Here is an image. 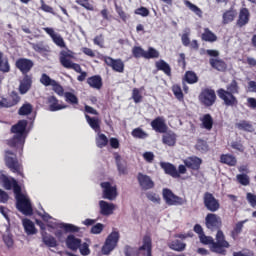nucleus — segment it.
<instances>
[{
    "instance_id": "obj_1",
    "label": "nucleus",
    "mask_w": 256,
    "mask_h": 256,
    "mask_svg": "<svg viewBox=\"0 0 256 256\" xmlns=\"http://www.w3.org/2000/svg\"><path fill=\"white\" fill-rule=\"evenodd\" d=\"M199 240L202 245H210V251L218 255H227V249L231 247V244L225 240V234L222 230L216 233V241L213 237L205 235V233L199 236Z\"/></svg>"
},
{
    "instance_id": "obj_2",
    "label": "nucleus",
    "mask_w": 256,
    "mask_h": 256,
    "mask_svg": "<svg viewBox=\"0 0 256 256\" xmlns=\"http://www.w3.org/2000/svg\"><path fill=\"white\" fill-rule=\"evenodd\" d=\"M217 95L226 107H237L239 100H237L235 95H239V83L237 80H232L230 84L226 86V90L223 88L218 89Z\"/></svg>"
},
{
    "instance_id": "obj_3",
    "label": "nucleus",
    "mask_w": 256,
    "mask_h": 256,
    "mask_svg": "<svg viewBox=\"0 0 256 256\" xmlns=\"http://www.w3.org/2000/svg\"><path fill=\"white\" fill-rule=\"evenodd\" d=\"M74 57L73 51L62 50L59 56L60 65H62L64 69H73V71L76 73H80V75L77 77V81L83 82L85 79H87V72L83 71L81 65L72 61Z\"/></svg>"
},
{
    "instance_id": "obj_4",
    "label": "nucleus",
    "mask_w": 256,
    "mask_h": 256,
    "mask_svg": "<svg viewBox=\"0 0 256 256\" xmlns=\"http://www.w3.org/2000/svg\"><path fill=\"white\" fill-rule=\"evenodd\" d=\"M14 137L8 141L9 147L20 149L23 151V145H25V131H27V120H20L17 124L11 127Z\"/></svg>"
},
{
    "instance_id": "obj_5",
    "label": "nucleus",
    "mask_w": 256,
    "mask_h": 256,
    "mask_svg": "<svg viewBox=\"0 0 256 256\" xmlns=\"http://www.w3.org/2000/svg\"><path fill=\"white\" fill-rule=\"evenodd\" d=\"M4 161L6 167H8V169H10L12 173H17V175L23 177V165L19 163V160L17 159V154L11 152V150H6Z\"/></svg>"
},
{
    "instance_id": "obj_6",
    "label": "nucleus",
    "mask_w": 256,
    "mask_h": 256,
    "mask_svg": "<svg viewBox=\"0 0 256 256\" xmlns=\"http://www.w3.org/2000/svg\"><path fill=\"white\" fill-rule=\"evenodd\" d=\"M132 55L134 59H159V51L153 47H149L145 51L141 46H134L132 48Z\"/></svg>"
},
{
    "instance_id": "obj_7",
    "label": "nucleus",
    "mask_w": 256,
    "mask_h": 256,
    "mask_svg": "<svg viewBox=\"0 0 256 256\" xmlns=\"http://www.w3.org/2000/svg\"><path fill=\"white\" fill-rule=\"evenodd\" d=\"M198 99L204 107H213L217 102V94L212 88H204L201 90Z\"/></svg>"
},
{
    "instance_id": "obj_8",
    "label": "nucleus",
    "mask_w": 256,
    "mask_h": 256,
    "mask_svg": "<svg viewBox=\"0 0 256 256\" xmlns=\"http://www.w3.org/2000/svg\"><path fill=\"white\" fill-rule=\"evenodd\" d=\"M162 196L166 205L179 206V205L187 204L186 198L175 195V193H173V191H171V189H168V188H164L162 190Z\"/></svg>"
},
{
    "instance_id": "obj_9",
    "label": "nucleus",
    "mask_w": 256,
    "mask_h": 256,
    "mask_svg": "<svg viewBox=\"0 0 256 256\" xmlns=\"http://www.w3.org/2000/svg\"><path fill=\"white\" fill-rule=\"evenodd\" d=\"M16 209L23 213V215H33V206H31V200L25 196V194H20L16 198Z\"/></svg>"
},
{
    "instance_id": "obj_10",
    "label": "nucleus",
    "mask_w": 256,
    "mask_h": 256,
    "mask_svg": "<svg viewBox=\"0 0 256 256\" xmlns=\"http://www.w3.org/2000/svg\"><path fill=\"white\" fill-rule=\"evenodd\" d=\"M119 231H112L108 237L106 238V241L102 247V253L103 255H109L113 249L117 247V244L119 243Z\"/></svg>"
},
{
    "instance_id": "obj_11",
    "label": "nucleus",
    "mask_w": 256,
    "mask_h": 256,
    "mask_svg": "<svg viewBox=\"0 0 256 256\" xmlns=\"http://www.w3.org/2000/svg\"><path fill=\"white\" fill-rule=\"evenodd\" d=\"M40 83L44 87H52V91L56 93L59 97H63V86L56 80L49 77V75L43 73L40 77Z\"/></svg>"
},
{
    "instance_id": "obj_12",
    "label": "nucleus",
    "mask_w": 256,
    "mask_h": 256,
    "mask_svg": "<svg viewBox=\"0 0 256 256\" xmlns=\"http://www.w3.org/2000/svg\"><path fill=\"white\" fill-rule=\"evenodd\" d=\"M203 203L204 207L207 209V211H210V213H216L218 209H221V204L219 203V200L215 198V196L211 192L204 193Z\"/></svg>"
},
{
    "instance_id": "obj_13",
    "label": "nucleus",
    "mask_w": 256,
    "mask_h": 256,
    "mask_svg": "<svg viewBox=\"0 0 256 256\" xmlns=\"http://www.w3.org/2000/svg\"><path fill=\"white\" fill-rule=\"evenodd\" d=\"M205 225L210 231H217L218 233V231H221V227H223V221L217 214L208 213L205 217Z\"/></svg>"
},
{
    "instance_id": "obj_14",
    "label": "nucleus",
    "mask_w": 256,
    "mask_h": 256,
    "mask_svg": "<svg viewBox=\"0 0 256 256\" xmlns=\"http://www.w3.org/2000/svg\"><path fill=\"white\" fill-rule=\"evenodd\" d=\"M15 67L22 75H29L31 69L35 67V62L29 58H18L15 62Z\"/></svg>"
},
{
    "instance_id": "obj_15",
    "label": "nucleus",
    "mask_w": 256,
    "mask_h": 256,
    "mask_svg": "<svg viewBox=\"0 0 256 256\" xmlns=\"http://www.w3.org/2000/svg\"><path fill=\"white\" fill-rule=\"evenodd\" d=\"M102 191L103 199H108V201H113L117 199V187L112 186L111 182H102L100 184Z\"/></svg>"
},
{
    "instance_id": "obj_16",
    "label": "nucleus",
    "mask_w": 256,
    "mask_h": 256,
    "mask_svg": "<svg viewBox=\"0 0 256 256\" xmlns=\"http://www.w3.org/2000/svg\"><path fill=\"white\" fill-rule=\"evenodd\" d=\"M102 61L116 73H123V71H125V63H123L121 59H113L111 56H104Z\"/></svg>"
},
{
    "instance_id": "obj_17",
    "label": "nucleus",
    "mask_w": 256,
    "mask_h": 256,
    "mask_svg": "<svg viewBox=\"0 0 256 256\" xmlns=\"http://www.w3.org/2000/svg\"><path fill=\"white\" fill-rule=\"evenodd\" d=\"M137 180L143 191H149V189L155 187V182L146 174L138 173Z\"/></svg>"
},
{
    "instance_id": "obj_18",
    "label": "nucleus",
    "mask_w": 256,
    "mask_h": 256,
    "mask_svg": "<svg viewBox=\"0 0 256 256\" xmlns=\"http://www.w3.org/2000/svg\"><path fill=\"white\" fill-rule=\"evenodd\" d=\"M153 131L156 133H165L169 127L167 126V123H165V118L158 116L150 123Z\"/></svg>"
},
{
    "instance_id": "obj_19",
    "label": "nucleus",
    "mask_w": 256,
    "mask_h": 256,
    "mask_svg": "<svg viewBox=\"0 0 256 256\" xmlns=\"http://www.w3.org/2000/svg\"><path fill=\"white\" fill-rule=\"evenodd\" d=\"M142 243V246L138 248L139 251H144L142 255L153 256V240H151V236L145 235Z\"/></svg>"
},
{
    "instance_id": "obj_20",
    "label": "nucleus",
    "mask_w": 256,
    "mask_h": 256,
    "mask_svg": "<svg viewBox=\"0 0 256 256\" xmlns=\"http://www.w3.org/2000/svg\"><path fill=\"white\" fill-rule=\"evenodd\" d=\"M33 85V75L25 74L23 75L22 80L20 81L19 85V93L21 95H25L28 93Z\"/></svg>"
},
{
    "instance_id": "obj_21",
    "label": "nucleus",
    "mask_w": 256,
    "mask_h": 256,
    "mask_svg": "<svg viewBox=\"0 0 256 256\" xmlns=\"http://www.w3.org/2000/svg\"><path fill=\"white\" fill-rule=\"evenodd\" d=\"M21 101V96L15 91H12L10 93L9 98H2L1 105H3L4 108L9 109V107H15Z\"/></svg>"
},
{
    "instance_id": "obj_22",
    "label": "nucleus",
    "mask_w": 256,
    "mask_h": 256,
    "mask_svg": "<svg viewBox=\"0 0 256 256\" xmlns=\"http://www.w3.org/2000/svg\"><path fill=\"white\" fill-rule=\"evenodd\" d=\"M201 163H203V160L197 156H190L184 160L185 167L192 169V171H199Z\"/></svg>"
},
{
    "instance_id": "obj_23",
    "label": "nucleus",
    "mask_w": 256,
    "mask_h": 256,
    "mask_svg": "<svg viewBox=\"0 0 256 256\" xmlns=\"http://www.w3.org/2000/svg\"><path fill=\"white\" fill-rule=\"evenodd\" d=\"M160 167L166 175H170V177H173L174 179H179V177H181L177 171V167L169 162H161Z\"/></svg>"
},
{
    "instance_id": "obj_24",
    "label": "nucleus",
    "mask_w": 256,
    "mask_h": 256,
    "mask_svg": "<svg viewBox=\"0 0 256 256\" xmlns=\"http://www.w3.org/2000/svg\"><path fill=\"white\" fill-rule=\"evenodd\" d=\"M249 19H251V13L249 12V9H240L238 19L236 21L237 27H245V25L249 23Z\"/></svg>"
},
{
    "instance_id": "obj_25",
    "label": "nucleus",
    "mask_w": 256,
    "mask_h": 256,
    "mask_svg": "<svg viewBox=\"0 0 256 256\" xmlns=\"http://www.w3.org/2000/svg\"><path fill=\"white\" fill-rule=\"evenodd\" d=\"M99 207L100 215H103L104 217H109V215H113V211H115V204L109 203L104 200L99 201Z\"/></svg>"
},
{
    "instance_id": "obj_26",
    "label": "nucleus",
    "mask_w": 256,
    "mask_h": 256,
    "mask_svg": "<svg viewBox=\"0 0 256 256\" xmlns=\"http://www.w3.org/2000/svg\"><path fill=\"white\" fill-rule=\"evenodd\" d=\"M47 104L49 107V111L55 112V111H61V109H67L69 106L65 104H59V99L55 96H49L47 98Z\"/></svg>"
},
{
    "instance_id": "obj_27",
    "label": "nucleus",
    "mask_w": 256,
    "mask_h": 256,
    "mask_svg": "<svg viewBox=\"0 0 256 256\" xmlns=\"http://www.w3.org/2000/svg\"><path fill=\"white\" fill-rule=\"evenodd\" d=\"M209 63L212 69H215L216 71H220L221 73L227 71V63L223 59L210 58Z\"/></svg>"
},
{
    "instance_id": "obj_28",
    "label": "nucleus",
    "mask_w": 256,
    "mask_h": 256,
    "mask_svg": "<svg viewBox=\"0 0 256 256\" xmlns=\"http://www.w3.org/2000/svg\"><path fill=\"white\" fill-rule=\"evenodd\" d=\"M162 143L168 147H175L177 144V134L173 131H166L162 136Z\"/></svg>"
},
{
    "instance_id": "obj_29",
    "label": "nucleus",
    "mask_w": 256,
    "mask_h": 256,
    "mask_svg": "<svg viewBox=\"0 0 256 256\" xmlns=\"http://www.w3.org/2000/svg\"><path fill=\"white\" fill-rule=\"evenodd\" d=\"M81 243V239L75 237V235H68L66 238V247H68L70 251L79 250Z\"/></svg>"
},
{
    "instance_id": "obj_30",
    "label": "nucleus",
    "mask_w": 256,
    "mask_h": 256,
    "mask_svg": "<svg viewBox=\"0 0 256 256\" xmlns=\"http://www.w3.org/2000/svg\"><path fill=\"white\" fill-rule=\"evenodd\" d=\"M85 119L88 125H90L91 129H93V131H95L96 133H101V120L99 118L91 117L86 114Z\"/></svg>"
},
{
    "instance_id": "obj_31",
    "label": "nucleus",
    "mask_w": 256,
    "mask_h": 256,
    "mask_svg": "<svg viewBox=\"0 0 256 256\" xmlns=\"http://www.w3.org/2000/svg\"><path fill=\"white\" fill-rule=\"evenodd\" d=\"M87 84L89 87H92V89H101L103 87V78H101V75H94L87 79Z\"/></svg>"
},
{
    "instance_id": "obj_32",
    "label": "nucleus",
    "mask_w": 256,
    "mask_h": 256,
    "mask_svg": "<svg viewBox=\"0 0 256 256\" xmlns=\"http://www.w3.org/2000/svg\"><path fill=\"white\" fill-rule=\"evenodd\" d=\"M155 67L157 71H163L164 75H167V77H171V66L165 60L156 61Z\"/></svg>"
},
{
    "instance_id": "obj_33",
    "label": "nucleus",
    "mask_w": 256,
    "mask_h": 256,
    "mask_svg": "<svg viewBox=\"0 0 256 256\" xmlns=\"http://www.w3.org/2000/svg\"><path fill=\"white\" fill-rule=\"evenodd\" d=\"M220 163L228 165L229 167H235V165H237V158L232 154H222L220 156Z\"/></svg>"
},
{
    "instance_id": "obj_34",
    "label": "nucleus",
    "mask_w": 256,
    "mask_h": 256,
    "mask_svg": "<svg viewBox=\"0 0 256 256\" xmlns=\"http://www.w3.org/2000/svg\"><path fill=\"white\" fill-rule=\"evenodd\" d=\"M202 123V129H206V131H211L213 129V116L211 114H204L203 117L200 118Z\"/></svg>"
},
{
    "instance_id": "obj_35",
    "label": "nucleus",
    "mask_w": 256,
    "mask_h": 256,
    "mask_svg": "<svg viewBox=\"0 0 256 256\" xmlns=\"http://www.w3.org/2000/svg\"><path fill=\"white\" fill-rule=\"evenodd\" d=\"M22 223H23L25 233H27L28 235H36L37 234V228H35V223H33V221L25 218L22 221Z\"/></svg>"
},
{
    "instance_id": "obj_36",
    "label": "nucleus",
    "mask_w": 256,
    "mask_h": 256,
    "mask_svg": "<svg viewBox=\"0 0 256 256\" xmlns=\"http://www.w3.org/2000/svg\"><path fill=\"white\" fill-rule=\"evenodd\" d=\"M169 249H171L172 251H177L178 253H181L182 251H185L187 244H185L184 242H182L181 240H172L169 244H168Z\"/></svg>"
},
{
    "instance_id": "obj_37",
    "label": "nucleus",
    "mask_w": 256,
    "mask_h": 256,
    "mask_svg": "<svg viewBox=\"0 0 256 256\" xmlns=\"http://www.w3.org/2000/svg\"><path fill=\"white\" fill-rule=\"evenodd\" d=\"M42 241L46 247H57V239L55 237L51 236V234H48L47 232H42Z\"/></svg>"
},
{
    "instance_id": "obj_38",
    "label": "nucleus",
    "mask_w": 256,
    "mask_h": 256,
    "mask_svg": "<svg viewBox=\"0 0 256 256\" xmlns=\"http://www.w3.org/2000/svg\"><path fill=\"white\" fill-rule=\"evenodd\" d=\"M201 39L208 43H215V41H217V35H215L209 28H205L204 33L201 35Z\"/></svg>"
},
{
    "instance_id": "obj_39",
    "label": "nucleus",
    "mask_w": 256,
    "mask_h": 256,
    "mask_svg": "<svg viewBox=\"0 0 256 256\" xmlns=\"http://www.w3.org/2000/svg\"><path fill=\"white\" fill-rule=\"evenodd\" d=\"M245 222L240 221L238 223L235 224V226L233 227L232 231L230 232V236L232 237V239L234 241H237V239H239V235L241 233H243V225Z\"/></svg>"
},
{
    "instance_id": "obj_40",
    "label": "nucleus",
    "mask_w": 256,
    "mask_h": 256,
    "mask_svg": "<svg viewBox=\"0 0 256 256\" xmlns=\"http://www.w3.org/2000/svg\"><path fill=\"white\" fill-rule=\"evenodd\" d=\"M63 97H65V101L66 103H69V105H79V98L73 94V92H65L64 88Z\"/></svg>"
},
{
    "instance_id": "obj_41",
    "label": "nucleus",
    "mask_w": 256,
    "mask_h": 256,
    "mask_svg": "<svg viewBox=\"0 0 256 256\" xmlns=\"http://www.w3.org/2000/svg\"><path fill=\"white\" fill-rule=\"evenodd\" d=\"M184 5L190 11H192V13H195V15H197V17H203V11L201 10V8H199L197 5L193 4L191 1L184 0Z\"/></svg>"
},
{
    "instance_id": "obj_42",
    "label": "nucleus",
    "mask_w": 256,
    "mask_h": 256,
    "mask_svg": "<svg viewBox=\"0 0 256 256\" xmlns=\"http://www.w3.org/2000/svg\"><path fill=\"white\" fill-rule=\"evenodd\" d=\"M58 227L59 229H63L65 233H79L81 231V228L73 224L60 223Z\"/></svg>"
},
{
    "instance_id": "obj_43",
    "label": "nucleus",
    "mask_w": 256,
    "mask_h": 256,
    "mask_svg": "<svg viewBox=\"0 0 256 256\" xmlns=\"http://www.w3.org/2000/svg\"><path fill=\"white\" fill-rule=\"evenodd\" d=\"M109 144V138L103 133H99L96 137V146L98 149H103L104 147H107Z\"/></svg>"
},
{
    "instance_id": "obj_44",
    "label": "nucleus",
    "mask_w": 256,
    "mask_h": 256,
    "mask_svg": "<svg viewBox=\"0 0 256 256\" xmlns=\"http://www.w3.org/2000/svg\"><path fill=\"white\" fill-rule=\"evenodd\" d=\"M222 23L223 25H229V23H232V21H235V11L233 10H227L223 13L222 16Z\"/></svg>"
},
{
    "instance_id": "obj_45",
    "label": "nucleus",
    "mask_w": 256,
    "mask_h": 256,
    "mask_svg": "<svg viewBox=\"0 0 256 256\" xmlns=\"http://www.w3.org/2000/svg\"><path fill=\"white\" fill-rule=\"evenodd\" d=\"M0 71L2 73H9V71H11V65L9 64V60H3V52H0Z\"/></svg>"
},
{
    "instance_id": "obj_46",
    "label": "nucleus",
    "mask_w": 256,
    "mask_h": 256,
    "mask_svg": "<svg viewBox=\"0 0 256 256\" xmlns=\"http://www.w3.org/2000/svg\"><path fill=\"white\" fill-rule=\"evenodd\" d=\"M195 149L200 151V153H207V151H209V144H207V141L203 139H198L195 145Z\"/></svg>"
},
{
    "instance_id": "obj_47",
    "label": "nucleus",
    "mask_w": 256,
    "mask_h": 256,
    "mask_svg": "<svg viewBox=\"0 0 256 256\" xmlns=\"http://www.w3.org/2000/svg\"><path fill=\"white\" fill-rule=\"evenodd\" d=\"M236 181H238V183L244 187L251 185V178L247 174H237Z\"/></svg>"
},
{
    "instance_id": "obj_48",
    "label": "nucleus",
    "mask_w": 256,
    "mask_h": 256,
    "mask_svg": "<svg viewBox=\"0 0 256 256\" xmlns=\"http://www.w3.org/2000/svg\"><path fill=\"white\" fill-rule=\"evenodd\" d=\"M115 11L119 15V17L123 21V23H127V20L131 18V15L127 14L123 10V6H119V5L115 4Z\"/></svg>"
},
{
    "instance_id": "obj_49",
    "label": "nucleus",
    "mask_w": 256,
    "mask_h": 256,
    "mask_svg": "<svg viewBox=\"0 0 256 256\" xmlns=\"http://www.w3.org/2000/svg\"><path fill=\"white\" fill-rule=\"evenodd\" d=\"M185 80L189 83V85H193L199 81V77H197V74L193 71H187L185 73Z\"/></svg>"
},
{
    "instance_id": "obj_50",
    "label": "nucleus",
    "mask_w": 256,
    "mask_h": 256,
    "mask_svg": "<svg viewBox=\"0 0 256 256\" xmlns=\"http://www.w3.org/2000/svg\"><path fill=\"white\" fill-rule=\"evenodd\" d=\"M131 135L135 139H147V137H149V134H147V132L143 131L141 128H135L132 130Z\"/></svg>"
},
{
    "instance_id": "obj_51",
    "label": "nucleus",
    "mask_w": 256,
    "mask_h": 256,
    "mask_svg": "<svg viewBox=\"0 0 256 256\" xmlns=\"http://www.w3.org/2000/svg\"><path fill=\"white\" fill-rule=\"evenodd\" d=\"M31 113H33V105L29 103L23 104L18 110V115H31Z\"/></svg>"
},
{
    "instance_id": "obj_52",
    "label": "nucleus",
    "mask_w": 256,
    "mask_h": 256,
    "mask_svg": "<svg viewBox=\"0 0 256 256\" xmlns=\"http://www.w3.org/2000/svg\"><path fill=\"white\" fill-rule=\"evenodd\" d=\"M116 165L119 175H127V165L121 163V156H116Z\"/></svg>"
},
{
    "instance_id": "obj_53",
    "label": "nucleus",
    "mask_w": 256,
    "mask_h": 256,
    "mask_svg": "<svg viewBox=\"0 0 256 256\" xmlns=\"http://www.w3.org/2000/svg\"><path fill=\"white\" fill-rule=\"evenodd\" d=\"M237 129L240 131H252L253 125L245 120L240 121L236 124Z\"/></svg>"
},
{
    "instance_id": "obj_54",
    "label": "nucleus",
    "mask_w": 256,
    "mask_h": 256,
    "mask_svg": "<svg viewBox=\"0 0 256 256\" xmlns=\"http://www.w3.org/2000/svg\"><path fill=\"white\" fill-rule=\"evenodd\" d=\"M172 92L174 93V97H176L178 101H183L184 95H183V90L181 89V86H179L178 84L173 85Z\"/></svg>"
},
{
    "instance_id": "obj_55",
    "label": "nucleus",
    "mask_w": 256,
    "mask_h": 256,
    "mask_svg": "<svg viewBox=\"0 0 256 256\" xmlns=\"http://www.w3.org/2000/svg\"><path fill=\"white\" fill-rule=\"evenodd\" d=\"M2 239L8 249L13 248V246L15 245V241L13 240V234H4L2 236Z\"/></svg>"
},
{
    "instance_id": "obj_56",
    "label": "nucleus",
    "mask_w": 256,
    "mask_h": 256,
    "mask_svg": "<svg viewBox=\"0 0 256 256\" xmlns=\"http://www.w3.org/2000/svg\"><path fill=\"white\" fill-rule=\"evenodd\" d=\"M76 3L77 5H80V7H84L86 11H95V6L89 3V0H76Z\"/></svg>"
},
{
    "instance_id": "obj_57",
    "label": "nucleus",
    "mask_w": 256,
    "mask_h": 256,
    "mask_svg": "<svg viewBox=\"0 0 256 256\" xmlns=\"http://www.w3.org/2000/svg\"><path fill=\"white\" fill-rule=\"evenodd\" d=\"M15 182H17V180H15V178L9 179L8 177H5V178L2 180L3 187H4L7 191H11V189H13V186L15 185Z\"/></svg>"
},
{
    "instance_id": "obj_58",
    "label": "nucleus",
    "mask_w": 256,
    "mask_h": 256,
    "mask_svg": "<svg viewBox=\"0 0 256 256\" xmlns=\"http://www.w3.org/2000/svg\"><path fill=\"white\" fill-rule=\"evenodd\" d=\"M32 49L40 55H43V53H47V51H49V48L43 46V43L32 44Z\"/></svg>"
},
{
    "instance_id": "obj_59",
    "label": "nucleus",
    "mask_w": 256,
    "mask_h": 256,
    "mask_svg": "<svg viewBox=\"0 0 256 256\" xmlns=\"http://www.w3.org/2000/svg\"><path fill=\"white\" fill-rule=\"evenodd\" d=\"M78 249L80 251V254L83 256L91 255V250L89 249V244L87 242H81Z\"/></svg>"
},
{
    "instance_id": "obj_60",
    "label": "nucleus",
    "mask_w": 256,
    "mask_h": 256,
    "mask_svg": "<svg viewBox=\"0 0 256 256\" xmlns=\"http://www.w3.org/2000/svg\"><path fill=\"white\" fill-rule=\"evenodd\" d=\"M132 99L134 103H141L143 101V96L141 95V91L138 88H134L132 90Z\"/></svg>"
},
{
    "instance_id": "obj_61",
    "label": "nucleus",
    "mask_w": 256,
    "mask_h": 256,
    "mask_svg": "<svg viewBox=\"0 0 256 256\" xmlns=\"http://www.w3.org/2000/svg\"><path fill=\"white\" fill-rule=\"evenodd\" d=\"M103 229H105V225L102 223H97L92 226L90 233H92V235H99L100 233H103Z\"/></svg>"
},
{
    "instance_id": "obj_62",
    "label": "nucleus",
    "mask_w": 256,
    "mask_h": 256,
    "mask_svg": "<svg viewBox=\"0 0 256 256\" xmlns=\"http://www.w3.org/2000/svg\"><path fill=\"white\" fill-rule=\"evenodd\" d=\"M53 43H55V45H57L58 47L61 48H65V40L63 39V37H61V35L56 34L53 38H52Z\"/></svg>"
},
{
    "instance_id": "obj_63",
    "label": "nucleus",
    "mask_w": 256,
    "mask_h": 256,
    "mask_svg": "<svg viewBox=\"0 0 256 256\" xmlns=\"http://www.w3.org/2000/svg\"><path fill=\"white\" fill-rule=\"evenodd\" d=\"M124 255L125 256H139V252L135 251V248L126 245L124 248Z\"/></svg>"
},
{
    "instance_id": "obj_64",
    "label": "nucleus",
    "mask_w": 256,
    "mask_h": 256,
    "mask_svg": "<svg viewBox=\"0 0 256 256\" xmlns=\"http://www.w3.org/2000/svg\"><path fill=\"white\" fill-rule=\"evenodd\" d=\"M246 200L248 201L249 205H251L252 207H256V195L248 192L246 194Z\"/></svg>"
}]
</instances>
